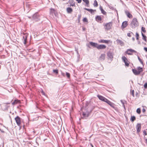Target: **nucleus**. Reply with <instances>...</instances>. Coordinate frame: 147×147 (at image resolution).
Wrapping results in <instances>:
<instances>
[{
    "instance_id": "nucleus-1",
    "label": "nucleus",
    "mask_w": 147,
    "mask_h": 147,
    "mask_svg": "<svg viewBox=\"0 0 147 147\" xmlns=\"http://www.w3.org/2000/svg\"><path fill=\"white\" fill-rule=\"evenodd\" d=\"M90 45L98 49H105L106 46L104 45H98L97 43L90 42H89Z\"/></svg>"
},
{
    "instance_id": "nucleus-2",
    "label": "nucleus",
    "mask_w": 147,
    "mask_h": 147,
    "mask_svg": "<svg viewBox=\"0 0 147 147\" xmlns=\"http://www.w3.org/2000/svg\"><path fill=\"white\" fill-rule=\"evenodd\" d=\"M139 24L138 22L137 19L136 18H134L132 19L130 26L132 28H135L138 26Z\"/></svg>"
},
{
    "instance_id": "nucleus-3",
    "label": "nucleus",
    "mask_w": 147,
    "mask_h": 147,
    "mask_svg": "<svg viewBox=\"0 0 147 147\" xmlns=\"http://www.w3.org/2000/svg\"><path fill=\"white\" fill-rule=\"evenodd\" d=\"M123 61L124 62L125 66H128L129 65V62L128 61L127 58L124 56L122 57Z\"/></svg>"
},
{
    "instance_id": "nucleus-4",
    "label": "nucleus",
    "mask_w": 147,
    "mask_h": 147,
    "mask_svg": "<svg viewBox=\"0 0 147 147\" xmlns=\"http://www.w3.org/2000/svg\"><path fill=\"white\" fill-rule=\"evenodd\" d=\"M112 26L111 22H109L106 24L105 26V29L107 30H109L111 28Z\"/></svg>"
},
{
    "instance_id": "nucleus-5",
    "label": "nucleus",
    "mask_w": 147,
    "mask_h": 147,
    "mask_svg": "<svg viewBox=\"0 0 147 147\" xmlns=\"http://www.w3.org/2000/svg\"><path fill=\"white\" fill-rule=\"evenodd\" d=\"M16 122L18 126H20L21 125V119L18 116H17L15 118Z\"/></svg>"
},
{
    "instance_id": "nucleus-6",
    "label": "nucleus",
    "mask_w": 147,
    "mask_h": 147,
    "mask_svg": "<svg viewBox=\"0 0 147 147\" xmlns=\"http://www.w3.org/2000/svg\"><path fill=\"white\" fill-rule=\"evenodd\" d=\"M28 36V34L27 33L24 34L23 38L24 40V43L25 45H26V43L27 39Z\"/></svg>"
},
{
    "instance_id": "nucleus-7",
    "label": "nucleus",
    "mask_w": 147,
    "mask_h": 147,
    "mask_svg": "<svg viewBox=\"0 0 147 147\" xmlns=\"http://www.w3.org/2000/svg\"><path fill=\"white\" fill-rule=\"evenodd\" d=\"M97 96L100 100L106 102L108 100L105 97L101 95H98Z\"/></svg>"
},
{
    "instance_id": "nucleus-8",
    "label": "nucleus",
    "mask_w": 147,
    "mask_h": 147,
    "mask_svg": "<svg viewBox=\"0 0 147 147\" xmlns=\"http://www.w3.org/2000/svg\"><path fill=\"white\" fill-rule=\"evenodd\" d=\"M33 19L36 21H38L40 20L39 17L37 13H35L32 16Z\"/></svg>"
},
{
    "instance_id": "nucleus-9",
    "label": "nucleus",
    "mask_w": 147,
    "mask_h": 147,
    "mask_svg": "<svg viewBox=\"0 0 147 147\" xmlns=\"http://www.w3.org/2000/svg\"><path fill=\"white\" fill-rule=\"evenodd\" d=\"M129 52L136 53V51L134 50L131 49H129L127 50V51L126 52V53L128 55H132V53H130V52Z\"/></svg>"
},
{
    "instance_id": "nucleus-10",
    "label": "nucleus",
    "mask_w": 147,
    "mask_h": 147,
    "mask_svg": "<svg viewBox=\"0 0 147 147\" xmlns=\"http://www.w3.org/2000/svg\"><path fill=\"white\" fill-rule=\"evenodd\" d=\"M125 13L127 17L129 18H131L133 17L132 15L130 13L129 11L127 10H125Z\"/></svg>"
},
{
    "instance_id": "nucleus-11",
    "label": "nucleus",
    "mask_w": 147,
    "mask_h": 147,
    "mask_svg": "<svg viewBox=\"0 0 147 147\" xmlns=\"http://www.w3.org/2000/svg\"><path fill=\"white\" fill-rule=\"evenodd\" d=\"M105 54H102L100 57L99 60L100 61H104L105 59Z\"/></svg>"
},
{
    "instance_id": "nucleus-12",
    "label": "nucleus",
    "mask_w": 147,
    "mask_h": 147,
    "mask_svg": "<svg viewBox=\"0 0 147 147\" xmlns=\"http://www.w3.org/2000/svg\"><path fill=\"white\" fill-rule=\"evenodd\" d=\"M106 103H107L111 107H113L114 109L115 108V105L114 103L111 102L110 101L108 100L107 101Z\"/></svg>"
},
{
    "instance_id": "nucleus-13",
    "label": "nucleus",
    "mask_w": 147,
    "mask_h": 147,
    "mask_svg": "<svg viewBox=\"0 0 147 147\" xmlns=\"http://www.w3.org/2000/svg\"><path fill=\"white\" fill-rule=\"evenodd\" d=\"M136 128L138 133L140 132L141 129V124L140 123H138L136 126Z\"/></svg>"
},
{
    "instance_id": "nucleus-14",
    "label": "nucleus",
    "mask_w": 147,
    "mask_h": 147,
    "mask_svg": "<svg viewBox=\"0 0 147 147\" xmlns=\"http://www.w3.org/2000/svg\"><path fill=\"white\" fill-rule=\"evenodd\" d=\"M116 41L118 44H119L121 46L124 45V42L118 39L116 40Z\"/></svg>"
},
{
    "instance_id": "nucleus-15",
    "label": "nucleus",
    "mask_w": 147,
    "mask_h": 147,
    "mask_svg": "<svg viewBox=\"0 0 147 147\" xmlns=\"http://www.w3.org/2000/svg\"><path fill=\"white\" fill-rule=\"evenodd\" d=\"M107 56L109 59H112L113 58V55L110 52H109L107 53Z\"/></svg>"
},
{
    "instance_id": "nucleus-16",
    "label": "nucleus",
    "mask_w": 147,
    "mask_h": 147,
    "mask_svg": "<svg viewBox=\"0 0 147 147\" xmlns=\"http://www.w3.org/2000/svg\"><path fill=\"white\" fill-rule=\"evenodd\" d=\"M84 9L90 12L92 14H93L94 12L96 11V10H93L92 9H88L86 8H84Z\"/></svg>"
},
{
    "instance_id": "nucleus-17",
    "label": "nucleus",
    "mask_w": 147,
    "mask_h": 147,
    "mask_svg": "<svg viewBox=\"0 0 147 147\" xmlns=\"http://www.w3.org/2000/svg\"><path fill=\"white\" fill-rule=\"evenodd\" d=\"M95 19L96 21L99 22L101 21L102 19L100 16H97L96 17Z\"/></svg>"
},
{
    "instance_id": "nucleus-18",
    "label": "nucleus",
    "mask_w": 147,
    "mask_h": 147,
    "mask_svg": "<svg viewBox=\"0 0 147 147\" xmlns=\"http://www.w3.org/2000/svg\"><path fill=\"white\" fill-rule=\"evenodd\" d=\"M127 25V22L126 21H124L122 23V27L123 28H125Z\"/></svg>"
},
{
    "instance_id": "nucleus-19",
    "label": "nucleus",
    "mask_w": 147,
    "mask_h": 147,
    "mask_svg": "<svg viewBox=\"0 0 147 147\" xmlns=\"http://www.w3.org/2000/svg\"><path fill=\"white\" fill-rule=\"evenodd\" d=\"M109 42V40H101L99 41V42L102 43H108Z\"/></svg>"
},
{
    "instance_id": "nucleus-20",
    "label": "nucleus",
    "mask_w": 147,
    "mask_h": 147,
    "mask_svg": "<svg viewBox=\"0 0 147 147\" xmlns=\"http://www.w3.org/2000/svg\"><path fill=\"white\" fill-rule=\"evenodd\" d=\"M67 11L68 13H70L73 11L72 9L70 7H68L67 9Z\"/></svg>"
},
{
    "instance_id": "nucleus-21",
    "label": "nucleus",
    "mask_w": 147,
    "mask_h": 147,
    "mask_svg": "<svg viewBox=\"0 0 147 147\" xmlns=\"http://www.w3.org/2000/svg\"><path fill=\"white\" fill-rule=\"evenodd\" d=\"M133 72L134 73V74L136 75H139V73H138V71L135 69H132Z\"/></svg>"
},
{
    "instance_id": "nucleus-22",
    "label": "nucleus",
    "mask_w": 147,
    "mask_h": 147,
    "mask_svg": "<svg viewBox=\"0 0 147 147\" xmlns=\"http://www.w3.org/2000/svg\"><path fill=\"white\" fill-rule=\"evenodd\" d=\"M142 39L146 42V36L142 32Z\"/></svg>"
},
{
    "instance_id": "nucleus-23",
    "label": "nucleus",
    "mask_w": 147,
    "mask_h": 147,
    "mask_svg": "<svg viewBox=\"0 0 147 147\" xmlns=\"http://www.w3.org/2000/svg\"><path fill=\"white\" fill-rule=\"evenodd\" d=\"M138 71L140 74V73L142 72L143 71V69L142 68L139 67L138 68Z\"/></svg>"
},
{
    "instance_id": "nucleus-24",
    "label": "nucleus",
    "mask_w": 147,
    "mask_h": 147,
    "mask_svg": "<svg viewBox=\"0 0 147 147\" xmlns=\"http://www.w3.org/2000/svg\"><path fill=\"white\" fill-rule=\"evenodd\" d=\"M70 6H75V3L74 1L71 0L70 3Z\"/></svg>"
},
{
    "instance_id": "nucleus-25",
    "label": "nucleus",
    "mask_w": 147,
    "mask_h": 147,
    "mask_svg": "<svg viewBox=\"0 0 147 147\" xmlns=\"http://www.w3.org/2000/svg\"><path fill=\"white\" fill-rule=\"evenodd\" d=\"M85 3L86 6L89 7V1L88 0H82Z\"/></svg>"
},
{
    "instance_id": "nucleus-26",
    "label": "nucleus",
    "mask_w": 147,
    "mask_h": 147,
    "mask_svg": "<svg viewBox=\"0 0 147 147\" xmlns=\"http://www.w3.org/2000/svg\"><path fill=\"white\" fill-rule=\"evenodd\" d=\"M100 9L102 13H103L104 15H105L106 14V12L102 9V7L100 6Z\"/></svg>"
},
{
    "instance_id": "nucleus-27",
    "label": "nucleus",
    "mask_w": 147,
    "mask_h": 147,
    "mask_svg": "<svg viewBox=\"0 0 147 147\" xmlns=\"http://www.w3.org/2000/svg\"><path fill=\"white\" fill-rule=\"evenodd\" d=\"M94 6V7H97L98 6V4L97 1L96 0H95L94 1V3L93 4Z\"/></svg>"
},
{
    "instance_id": "nucleus-28",
    "label": "nucleus",
    "mask_w": 147,
    "mask_h": 147,
    "mask_svg": "<svg viewBox=\"0 0 147 147\" xmlns=\"http://www.w3.org/2000/svg\"><path fill=\"white\" fill-rule=\"evenodd\" d=\"M19 102V101L18 100H15L12 103V104L13 105H15L18 103Z\"/></svg>"
},
{
    "instance_id": "nucleus-29",
    "label": "nucleus",
    "mask_w": 147,
    "mask_h": 147,
    "mask_svg": "<svg viewBox=\"0 0 147 147\" xmlns=\"http://www.w3.org/2000/svg\"><path fill=\"white\" fill-rule=\"evenodd\" d=\"M138 60H139V61L140 62V63H141V64L143 65L144 63L143 62V61L142 60V59L140 58V57L139 56L138 57Z\"/></svg>"
},
{
    "instance_id": "nucleus-30",
    "label": "nucleus",
    "mask_w": 147,
    "mask_h": 147,
    "mask_svg": "<svg viewBox=\"0 0 147 147\" xmlns=\"http://www.w3.org/2000/svg\"><path fill=\"white\" fill-rule=\"evenodd\" d=\"M136 119V117L134 116H131V120L132 122H133Z\"/></svg>"
},
{
    "instance_id": "nucleus-31",
    "label": "nucleus",
    "mask_w": 147,
    "mask_h": 147,
    "mask_svg": "<svg viewBox=\"0 0 147 147\" xmlns=\"http://www.w3.org/2000/svg\"><path fill=\"white\" fill-rule=\"evenodd\" d=\"M139 34L137 32H136V39L138 40L139 39Z\"/></svg>"
},
{
    "instance_id": "nucleus-32",
    "label": "nucleus",
    "mask_w": 147,
    "mask_h": 147,
    "mask_svg": "<svg viewBox=\"0 0 147 147\" xmlns=\"http://www.w3.org/2000/svg\"><path fill=\"white\" fill-rule=\"evenodd\" d=\"M141 30L142 31H143L144 33H145L146 32L145 28L143 27H142Z\"/></svg>"
},
{
    "instance_id": "nucleus-33",
    "label": "nucleus",
    "mask_w": 147,
    "mask_h": 147,
    "mask_svg": "<svg viewBox=\"0 0 147 147\" xmlns=\"http://www.w3.org/2000/svg\"><path fill=\"white\" fill-rule=\"evenodd\" d=\"M131 34H133V33L131 32H130L128 33L127 34V36L130 37H131Z\"/></svg>"
},
{
    "instance_id": "nucleus-34",
    "label": "nucleus",
    "mask_w": 147,
    "mask_h": 147,
    "mask_svg": "<svg viewBox=\"0 0 147 147\" xmlns=\"http://www.w3.org/2000/svg\"><path fill=\"white\" fill-rule=\"evenodd\" d=\"M136 112L140 114L141 113V110L140 108H138L136 110Z\"/></svg>"
},
{
    "instance_id": "nucleus-35",
    "label": "nucleus",
    "mask_w": 147,
    "mask_h": 147,
    "mask_svg": "<svg viewBox=\"0 0 147 147\" xmlns=\"http://www.w3.org/2000/svg\"><path fill=\"white\" fill-rule=\"evenodd\" d=\"M66 76L68 78H69L70 77V74L67 72H66Z\"/></svg>"
},
{
    "instance_id": "nucleus-36",
    "label": "nucleus",
    "mask_w": 147,
    "mask_h": 147,
    "mask_svg": "<svg viewBox=\"0 0 147 147\" xmlns=\"http://www.w3.org/2000/svg\"><path fill=\"white\" fill-rule=\"evenodd\" d=\"M83 21L84 22H88V20L86 18H84L83 19Z\"/></svg>"
},
{
    "instance_id": "nucleus-37",
    "label": "nucleus",
    "mask_w": 147,
    "mask_h": 147,
    "mask_svg": "<svg viewBox=\"0 0 147 147\" xmlns=\"http://www.w3.org/2000/svg\"><path fill=\"white\" fill-rule=\"evenodd\" d=\"M53 72L56 74H57L58 73V71L57 69L53 70Z\"/></svg>"
},
{
    "instance_id": "nucleus-38",
    "label": "nucleus",
    "mask_w": 147,
    "mask_h": 147,
    "mask_svg": "<svg viewBox=\"0 0 147 147\" xmlns=\"http://www.w3.org/2000/svg\"><path fill=\"white\" fill-rule=\"evenodd\" d=\"M83 115L84 117H88V115L84 113H83Z\"/></svg>"
},
{
    "instance_id": "nucleus-39",
    "label": "nucleus",
    "mask_w": 147,
    "mask_h": 147,
    "mask_svg": "<svg viewBox=\"0 0 147 147\" xmlns=\"http://www.w3.org/2000/svg\"><path fill=\"white\" fill-rule=\"evenodd\" d=\"M144 87L145 88H147V83H146L144 85Z\"/></svg>"
},
{
    "instance_id": "nucleus-40",
    "label": "nucleus",
    "mask_w": 147,
    "mask_h": 147,
    "mask_svg": "<svg viewBox=\"0 0 147 147\" xmlns=\"http://www.w3.org/2000/svg\"><path fill=\"white\" fill-rule=\"evenodd\" d=\"M55 11V9H51V13H53Z\"/></svg>"
},
{
    "instance_id": "nucleus-41",
    "label": "nucleus",
    "mask_w": 147,
    "mask_h": 147,
    "mask_svg": "<svg viewBox=\"0 0 147 147\" xmlns=\"http://www.w3.org/2000/svg\"><path fill=\"white\" fill-rule=\"evenodd\" d=\"M143 133L144 134V135H145V136H146L147 135V133H146V131H145V130H144L143 131Z\"/></svg>"
},
{
    "instance_id": "nucleus-42",
    "label": "nucleus",
    "mask_w": 147,
    "mask_h": 147,
    "mask_svg": "<svg viewBox=\"0 0 147 147\" xmlns=\"http://www.w3.org/2000/svg\"><path fill=\"white\" fill-rule=\"evenodd\" d=\"M41 92L43 95H45V94L42 90Z\"/></svg>"
},
{
    "instance_id": "nucleus-43",
    "label": "nucleus",
    "mask_w": 147,
    "mask_h": 147,
    "mask_svg": "<svg viewBox=\"0 0 147 147\" xmlns=\"http://www.w3.org/2000/svg\"><path fill=\"white\" fill-rule=\"evenodd\" d=\"M76 1L78 3H80L82 1V0H76Z\"/></svg>"
},
{
    "instance_id": "nucleus-44",
    "label": "nucleus",
    "mask_w": 147,
    "mask_h": 147,
    "mask_svg": "<svg viewBox=\"0 0 147 147\" xmlns=\"http://www.w3.org/2000/svg\"><path fill=\"white\" fill-rule=\"evenodd\" d=\"M134 90H133L132 91V92H131V94L132 95L134 96Z\"/></svg>"
},
{
    "instance_id": "nucleus-45",
    "label": "nucleus",
    "mask_w": 147,
    "mask_h": 147,
    "mask_svg": "<svg viewBox=\"0 0 147 147\" xmlns=\"http://www.w3.org/2000/svg\"><path fill=\"white\" fill-rule=\"evenodd\" d=\"M144 49L146 52H147V47H144Z\"/></svg>"
},
{
    "instance_id": "nucleus-46",
    "label": "nucleus",
    "mask_w": 147,
    "mask_h": 147,
    "mask_svg": "<svg viewBox=\"0 0 147 147\" xmlns=\"http://www.w3.org/2000/svg\"><path fill=\"white\" fill-rule=\"evenodd\" d=\"M121 103H122V104L123 105H124V103H125V102H123V101L122 100H121Z\"/></svg>"
},
{
    "instance_id": "nucleus-47",
    "label": "nucleus",
    "mask_w": 147,
    "mask_h": 147,
    "mask_svg": "<svg viewBox=\"0 0 147 147\" xmlns=\"http://www.w3.org/2000/svg\"><path fill=\"white\" fill-rule=\"evenodd\" d=\"M142 111L143 112H144L145 111V110L144 109H142Z\"/></svg>"
},
{
    "instance_id": "nucleus-48",
    "label": "nucleus",
    "mask_w": 147,
    "mask_h": 147,
    "mask_svg": "<svg viewBox=\"0 0 147 147\" xmlns=\"http://www.w3.org/2000/svg\"><path fill=\"white\" fill-rule=\"evenodd\" d=\"M62 75L63 76H65V74L64 73H62Z\"/></svg>"
},
{
    "instance_id": "nucleus-49",
    "label": "nucleus",
    "mask_w": 147,
    "mask_h": 147,
    "mask_svg": "<svg viewBox=\"0 0 147 147\" xmlns=\"http://www.w3.org/2000/svg\"><path fill=\"white\" fill-rule=\"evenodd\" d=\"M138 43L139 44H140V42L139 41H138Z\"/></svg>"
},
{
    "instance_id": "nucleus-50",
    "label": "nucleus",
    "mask_w": 147,
    "mask_h": 147,
    "mask_svg": "<svg viewBox=\"0 0 147 147\" xmlns=\"http://www.w3.org/2000/svg\"><path fill=\"white\" fill-rule=\"evenodd\" d=\"M132 39L133 41H134L135 40V38L134 37H133Z\"/></svg>"
},
{
    "instance_id": "nucleus-51",
    "label": "nucleus",
    "mask_w": 147,
    "mask_h": 147,
    "mask_svg": "<svg viewBox=\"0 0 147 147\" xmlns=\"http://www.w3.org/2000/svg\"><path fill=\"white\" fill-rule=\"evenodd\" d=\"M123 105V107L125 109V105Z\"/></svg>"
},
{
    "instance_id": "nucleus-52",
    "label": "nucleus",
    "mask_w": 147,
    "mask_h": 147,
    "mask_svg": "<svg viewBox=\"0 0 147 147\" xmlns=\"http://www.w3.org/2000/svg\"><path fill=\"white\" fill-rule=\"evenodd\" d=\"M90 145H91L92 147H94L93 145L91 144Z\"/></svg>"
},
{
    "instance_id": "nucleus-53",
    "label": "nucleus",
    "mask_w": 147,
    "mask_h": 147,
    "mask_svg": "<svg viewBox=\"0 0 147 147\" xmlns=\"http://www.w3.org/2000/svg\"><path fill=\"white\" fill-rule=\"evenodd\" d=\"M146 65H147V62H146Z\"/></svg>"
}]
</instances>
